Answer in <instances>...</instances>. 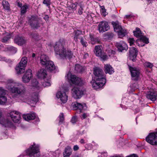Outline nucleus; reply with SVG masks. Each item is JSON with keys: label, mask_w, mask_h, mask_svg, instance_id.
Instances as JSON below:
<instances>
[{"label": "nucleus", "mask_w": 157, "mask_h": 157, "mask_svg": "<svg viewBox=\"0 0 157 157\" xmlns=\"http://www.w3.org/2000/svg\"><path fill=\"white\" fill-rule=\"evenodd\" d=\"M13 81L12 79L8 80V89L12 93H17L18 94V99L23 102L28 104H36L38 101L37 93H33L30 96L29 94L25 91L24 87L21 85L17 87L13 86Z\"/></svg>", "instance_id": "f257e3e1"}, {"label": "nucleus", "mask_w": 157, "mask_h": 157, "mask_svg": "<svg viewBox=\"0 0 157 157\" xmlns=\"http://www.w3.org/2000/svg\"><path fill=\"white\" fill-rule=\"evenodd\" d=\"M67 77L71 83L78 86L73 89V96L75 99L80 98L86 93V88L83 86L84 82L81 78L70 74H67Z\"/></svg>", "instance_id": "f03ea898"}, {"label": "nucleus", "mask_w": 157, "mask_h": 157, "mask_svg": "<svg viewBox=\"0 0 157 157\" xmlns=\"http://www.w3.org/2000/svg\"><path fill=\"white\" fill-rule=\"evenodd\" d=\"M67 44V40L64 39H60L55 44L54 51L56 54L59 55L61 59H71L73 54L72 52L66 50V46Z\"/></svg>", "instance_id": "7ed1b4c3"}, {"label": "nucleus", "mask_w": 157, "mask_h": 157, "mask_svg": "<svg viewBox=\"0 0 157 157\" xmlns=\"http://www.w3.org/2000/svg\"><path fill=\"white\" fill-rule=\"evenodd\" d=\"M93 73L95 75L94 79L90 81L93 88L97 90L102 87L106 82L105 75L102 69L99 67H95L93 69Z\"/></svg>", "instance_id": "20e7f679"}, {"label": "nucleus", "mask_w": 157, "mask_h": 157, "mask_svg": "<svg viewBox=\"0 0 157 157\" xmlns=\"http://www.w3.org/2000/svg\"><path fill=\"white\" fill-rule=\"evenodd\" d=\"M25 151L27 155L30 157H39L40 155L39 146L35 144L31 145Z\"/></svg>", "instance_id": "39448f33"}, {"label": "nucleus", "mask_w": 157, "mask_h": 157, "mask_svg": "<svg viewBox=\"0 0 157 157\" xmlns=\"http://www.w3.org/2000/svg\"><path fill=\"white\" fill-rule=\"evenodd\" d=\"M27 63V58L26 57H23L19 63L15 68L17 74H20L25 72Z\"/></svg>", "instance_id": "423d86ee"}, {"label": "nucleus", "mask_w": 157, "mask_h": 157, "mask_svg": "<svg viewBox=\"0 0 157 157\" xmlns=\"http://www.w3.org/2000/svg\"><path fill=\"white\" fill-rule=\"evenodd\" d=\"M112 24L114 31L118 33L119 36L121 37L124 36L126 30H125L122 28L117 21H113Z\"/></svg>", "instance_id": "0eeeda50"}, {"label": "nucleus", "mask_w": 157, "mask_h": 157, "mask_svg": "<svg viewBox=\"0 0 157 157\" xmlns=\"http://www.w3.org/2000/svg\"><path fill=\"white\" fill-rule=\"evenodd\" d=\"M132 79L135 81L138 80L140 72L139 68L128 65Z\"/></svg>", "instance_id": "6e6552de"}, {"label": "nucleus", "mask_w": 157, "mask_h": 157, "mask_svg": "<svg viewBox=\"0 0 157 157\" xmlns=\"http://www.w3.org/2000/svg\"><path fill=\"white\" fill-rule=\"evenodd\" d=\"M62 89L58 91L56 95V97L58 98H60L61 101L62 103H66L68 97L66 95V93L68 91V89L67 88H62Z\"/></svg>", "instance_id": "1a4fd4ad"}, {"label": "nucleus", "mask_w": 157, "mask_h": 157, "mask_svg": "<svg viewBox=\"0 0 157 157\" xmlns=\"http://www.w3.org/2000/svg\"><path fill=\"white\" fill-rule=\"evenodd\" d=\"M145 140L151 145H157V136L155 132L150 133L146 137Z\"/></svg>", "instance_id": "9d476101"}, {"label": "nucleus", "mask_w": 157, "mask_h": 157, "mask_svg": "<svg viewBox=\"0 0 157 157\" xmlns=\"http://www.w3.org/2000/svg\"><path fill=\"white\" fill-rule=\"evenodd\" d=\"M98 30L100 33L105 32L109 29V26L108 22L102 21L99 23L98 26Z\"/></svg>", "instance_id": "9b49d317"}, {"label": "nucleus", "mask_w": 157, "mask_h": 157, "mask_svg": "<svg viewBox=\"0 0 157 157\" xmlns=\"http://www.w3.org/2000/svg\"><path fill=\"white\" fill-rule=\"evenodd\" d=\"M9 115L12 120L15 123H18L21 118L20 113L17 111H11Z\"/></svg>", "instance_id": "f8f14e48"}, {"label": "nucleus", "mask_w": 157, "mask_h": 157, "mask_svg": "<svg viewBox=\"0 0 157 157\" xmlns=\"http://www.w3.org/2000/svg\"><path fill=\"white\" fill-rule=\"evenodd\" d=\"M6 91L2 87H0V104L4 105L7 101V98L5 95Z\"/></svg>", "instance_id": "ddd939ff"}, {"label": "nucleus", "mask_w": 157, "mask_h": 157, "mask_svg": "<svg viewBox=\"0 0 157 157\" xmlns=\"http://www.w3.org/2000/svg\"><path fill=\"white\" fill-rule=\"evenodd\" d=\"M138 51L136 48L132 47L130 48L129 59L133 62L136 60V57L137 55Z\"/></svg>", "instance_id": "4468645a"}, {"label": "nucleus", "mask_w": 157, "mask_h": 157, "mask_svg": "<svg viewBox=\"0 0 157 157\" xmlns=\"http://www.w3.org/2000/svg\"><path fill=\"white\" fill-rule=\"evenodd\" d=\"M147 98L152 101H155L157 100V93L152 90L148 92L146 95Z\"/></svg>", "instance_id": "2eb2a0df"}, {"label": "nucleus", "mask_w": 157, "mask_h": 157, "mask_svg": "<svg viewBox=\"0 0 157 157\" xmlns=\"http://www.w3.org/2000/svg\"><path fill=\"white\" fill-rule=\"evenodd\" d=\"M0 123L5 127H12L13 126V123L7 119L2 118L0 120Z\"/></svg>", "instance_id": "dca6fc26"}, {"label": "nucleus", "mask_w": 157, "mask_h": 157, "mask_svg": "<svg viewBox=\"0 0 157 157\" xmlns=\"http://www.w3.org/2000/svg\"><path fill=\"white\" fill-rule=\"evenodd\" d=\"M14 42L19 45H22L25 43V40L21 36L18 35L15 36L14 39Z\"/></svg>", "instance_id": "f3484780"}, {"label": "nucleus", "mask_w": 157, "mask_h": 157, "mask_svg": "<svg viewBox=\"0 0 157 157\" xmlns=\"http://www.w3.org/2000/svg\"><path fill=\"white\" fill-rule=\"evenodd\" d=\"M40 61V63L41 65L45 67L48 63H47L50 60L48 57L46 55L44 54L41 56Z\"/></svg>", "instance_id": "a211bd4d"}, {"label": "nucleus", "mask_w": 157, "mask_h": 157, "mask_svg": "<svg viewBox=\"0 0 157 157\" xmlns=\"http://www.w3.org/2000/svg\"><path fill=\"white\" fill-rule=\"evenodd\" d=\"M116 46L118 49V50L121 52L125 50L127 45L126 44L123 42H117L116 43Z\"/></svg>", "instance_id": "6ab92c4d"}, {"label": "nucleus", "mask_w": 157, "mask_h": 157, "mask_svg": "<svg viewBox=\"0 0 157 157\" xmlns=\"http://www.w3.org/2000/svg\"><path fill=\"white\" fill-rule=\"evenodd\" d=\"M104 71L106 74L108 73L110 75L112 74L114 71V69L109 64L105 65L104 66Z\"/></svg>", "instance_id": "aec40b11"}, {"label": "nucleus", "mask_w": 157, "mask_h": 157, "mask_svg": "<svg viewBox=\"0 0 157 157\" xmlns=\"http://www.w3.org/2000/svg\"><path fill=\"white\" fill-rule=\"evenodd\" d=\"M47 63L45 67L48 70L51 71L56 69V67L53 62L50 60Z\"/></svg>", "instance_id": "412c9836"}, {"label": "nucleus", "mask_w": 157, "mask_h": 157, "mask_svg": "<svg viewBox=\"0 0 157 157\" xmlns=\"http://www.w3.org/2000/svg\"><path fill=\"white\" fill-rule=\"evenodd\" d=\"M37 74L38 78L41 79H44L47 75L46 71L43 69L39 71Z\"/></svg>", "instance_id": "4be33fe9"}, {"label": "nucleus", "mask_w": 157, "mask_h": 157, "mask_svg": "<svg viewBox=\"0 0 157 157\" xmlns=\"http://www.w3.org/2000/svg\"><path fill=\"white\" fill-rule=\"evenodd\" d=\"M36 117V114L34 113L24 114L23 115V117L26 121H29L34 120Z\"/></svg>", "instance_id": "5701e85b"}, {"label": "nucleus", "mask_w": 157, "mask_h": 157, "mask_svg": "<svg viewBox=\"0 0 157 157\" xmlns=\"http://www.w3.org/2000/svg\"><path fill=\"white\" fill-rule=\"evenodd\" d=\"M134 36L138 38H140L144 35V33L141 32L140 29L136 28L135 31H133Z\"/></svg>", "instance_id": "b1692460"}, {"label": "nucleus", "mask_w": 157, "mask_h": 157, "mask_svg": "<svg viewBox=\"0 0 157 157\" xmlns=\"http://www.w3.org/2000/svg\"><path fill=\"white\" fill-rule=\"evenodd\" d=\"M72 151L71 147L69 146L67 147L63 153V157H70V156L71 154Z\"/></svg>", "instance_id": "393cba45"}, {"label": "nucleus", "mask_w": 157, "mask_h": 157, "mask_svg": "<svg viewBox=\"0 0 157 157\" xmlns=\"http://www.w3.org/2000/svg\"><path fill=\"white\" fill-rule=\"evenodd\" d=\"M78 3L75 2L73 3L71 2H67V5L70 10H75L76 9V7Z\"/></svg>", "instance_id": "a878e982"}, {"label": "nucleus", "mask_w": 157, "mask_h": 157, "mask_svg": "<svg viewBox=\"0 0 157 157\" xmlns=\"http://www.w3.org/2000/svg\"><path fill=\"white\" fill-rule=\"evenodd\" d=\"M73 35H74V40L76 41H78V39H81V38H82L81 36L82 35V32L80 30H77L74 32Z\"/></svg>", "instance_id": "bb28decb"}, {"label": "nucleus", "mask_w": 157, "mask_h": 157, "mask_svg": "<svg viewBox=\"0 0 157 157\" xmlns=\"http://www.w3.org/2000/svg\"><path fill=\"white\" fill-rule=\"evenodd\" d=\"M101 46H96L95 47V51H94L96 56H101V54L104 52H102V51L101 49Z\"/></svg>", "instance_id": "cd10ccee"}, {"label": "nucleus", "mask_w": 157, "mask_h": 157, "mask_svg": "<svg viewBox=\"0 0 157 157\" xmlns=\"http://www.w3.org/2000/svg\"><path fill=\"white\" fill-rule=\"evenodd\" d=\"M17 49L16 48L12 46H8L5 48V51L6 52H10L13 53H15L17 52Z\"/></svg>", "instance_id": "c85d7f7f"}, {"label": "nucleus", "mask_w": 157, "mask_h": 157, "mask_svg": "<svg viewBox=\"0 0 157 157\" xmlns=\"http://www.w3.org/2000/svg\"><path fill=\"white\" fill-rule=\"evenodd\" d=\"M90 37L91 44H93L99 43L100 40L97 37H94V36L91 34L90 35Z\"/></svg>", "instance_id": "c756f323"}, {"label": "nucleus", "mask_w": 157, "mask_h": 157, "mask_svg": "<svg viewBox=\"0 0 157 157\" xmlns=\"http://www.w3.org/2000/svg\"><path fill=\"white\" fill-rule=\"evenodd\" d=\"M2 4L4 9L9 11L10 9V5L7 1L3 0L2 2Z\"/></svg>", "instance_id": "7c9ffc66"}, {"label": "nucleus", "mask_w": 157, "mask_h": 157, "mask_svg": "<svg viewBox=\"0 0 157 157\" xmlns=\"http://www.w3.org/2000/svg\"><path fill=\"white\" fill-rule=\"evenodd\" d=\"M75 70L77 72L81 73L84 71V69L82 66L77 64L75 65Z\"/></svg>", "instance_id": "2f4dec72"}, {"label": "nucleus", "mask_w": 157, "mask_h": 157, "mask_svg": "<svg viewBox=\"0 0 157 157\" xmlns=\"http://www.w3.org/2000/svg\"><path fill=\"white\" fill-rule=\"evenodd\" d=\"M72 105L73 106L79 109L80 110H81L84 107V106H86L85 104H84V105H82V104L77 102H75L74 103L72 104Z\"/></svg>", "instance_id": "473e14b6"}, {"label": "nucleus", "mask_w": 157, "mask_h": 157, "mask_svg": "<svg viewBox=\"0 0 157 157\" xmlns=\"http://www.w3.org/2000/svg\"><path fill=\"white\" fill-rule=\"evenodd\" d=\"M138 41H142L145 44H147L149 43L148 39L144 36V35L141 37L140 38L138 39L136 41V43Z\"/></svg>", "instance_id": "72a5a7b5"}, {"label": "nucleus", "mask_w": 157, "mask_h": 157, "mask_svg": "<svg viewBox=\"0 0 157 157\" xmlns=\"http://www.w3.org/2000/svg\"><path fill=\"white\" fill-rule=\"evenodd\" d=\"M41 23L38 21L34 22H31L30 24V26L33 29H38L40 26Z\"/></svg>", "instance_id": "f704fd0d"}, {"label": "nucleus", "mask_w": 157, "mask_h": 157, "mask_svg": "<svg viewBox=\"0 0 157 157\" xmlns=\"http://www.w3.org/2000/svg\"><path fill=\"white\" fill-rule=\"evenodd\" d=\"M26 76H27L28 78H30V79L32 77V72L31 69H28L26 71L24 75V78L25 79V77H26Z\"/></svg>", "instance_id": "c9c22d12"}, {"label": "nucleus", "mask_w": 157, "mask_h": 157, "mask_svg": "<svg viewBox=\"0 0 157 157\" xmlns=\"http://www.w3.org/2000/svg\"><path fill=\"white\" fill-rule=\"evenodd\" d=\"M39 20V18L37 16H31L29 20L30 24L31 22H35L38 21Z\"/></svg>", "instance_id": "e433bc0d"}, {"label": "nucleus", "mask_w": 157, "mask_h": 157, "mask_svg": "<svg viewBox=\"0 0 157 157\" xmlns=\"http://www.w3.org/2000/svg\"><path fill=\"white\" fill-rule=\"evenodd\" d=\"M28 7L27 5H25L22 6L21 8V14L23 15L25 13L27 12V10Z\"/></svg>", "instance_id": "4c0bfd02"}, {"label": "nucleus", "mask_w": 157, "mask_h": 157, "mask_svg": "<svg viewBox=\"0 0 157 157\" xmlns=\"http://www.w3.org/2000/svg\"><path fill=\"white\" fill-rule=\"evenodd\" d=\"M10 38V35H7L6 36L2 38L1 41L4 43H6L8 40Z\"/></svg>", "instance_id": "58836bf2"}, {"label": "nucleus", "mask_w": 157, "mask_h": 157, "mask_svg": "<svg viewBox=\"0 0 157 157\" xmlns=\"http://www.w3.org/2000/svg\"><path fill=\"white\" fill-rule=\"evenodd\" d=\"M59 124H60L63 123L64 120L63 114L62 113H60L59 116Z\"/></svg>", "instance_id": "ea45409f"}, {"label": "nucleus", "mask_w": 157, "mask_h": 157, "mask_svg": "<svg viewBox=\"0 0 157 157\" xmlns=\"http://www.w3.org/2000/svg\"><path fill=\"white\" fill-rule=\"evenodd\" d=\"M135 42V40L134 38H129L128 39V42L129 43V45L132 46L134 45Z\"/></svg>", "instance_id": "a19ab883"}, {"label": "nucleus", "mask_w": 157, "mask_h": 157, "mask_svg": "<svg viewBox=\"0 0 157 157\" xmlns=\"http://www.w3.org/2000/svg\"><path fill=\"white\" fill-rule=\"evenodd\" d=\"M43 3L47 6L49 7L51 4V0H44Z\"/></svg>", "instance_id": "79ce46f5"}, {"label": "nucleus", "mask_w": 157, "mask_h": 157, "mask_svg": "<svg viewBox=\"0 0 157 157\" xmlns=\"http://www.w3.org/2000/svg\"><path fill=\"white\" fill-rule=\"evenodd\" d=\"M99 57L103 60H105L107 59V55L104 52H103V53L101 54V56H100Z\"/></svg>", "instance_id": "37998d69"}, {"label": "nucleus", "mask_w": 157, "mask_h": 157, "mask_svg": "<svg viewBox=\"0 0 157 157\" xmlns=\"http://www.w3.org/2000/svg\"><path fill=\"white\" fill-rule=\"evenodd\" d=\"M107 51L109 55V56L112 55H114L116 53L115 51L113 50H112L111 49L108 50Z\"/></svg>", "instance_id": "c03bdc74"}, {"label": "nucleus", "mask_w": 157, "mask_h": 157, "mask_svg": "<svg viewBox=\"0 0 157 157\" xmlns=\"http://www.w3.org/2000/svg\"><path fill=\"white\" fill-rule=\"evenodd\" d=\"M80 42L84 47H86L87 45V42L85 41L82 38H81Z\"/></svg>", "instance_id": "a18cd8bd"}, {"label": "nucleus", "mask_w": 157, "mask_h": 157, "mask_svg": "<svg viewBox=\"0 0 157 157\" xmlns=\"http://www.w3.org/2000/svg\"><path fill=\"white\" fill-rule=\"evenodd\" d=\"M77 121V118L76 117L74 116L72 117L71 122L73 124H75Z\"/></svg>", "instance_id": "49530a36"}, {"label": "nucleus", "mask_w": 157, "mask_h": 157, "mask_svg": "<svg viewBox=\"0 0 157 157\" xmlns=\"http://www.w3.org/2000/svg\"><path fill=\"white\" fill-rule=\"evenodd\" d=\"M144 65L145 67L150 68H152L153 66L152 63L148 62H145L144 63Z\"/></svg>", "instance_id": "de8ad7c7"}, {"label": "nucleus", "mask_w": 157, "mask_h": 157, "mask_svg": "<svg viewBox=\"0 0 157 157\" xmlns=\"http://www.w3.org/2000/svg\"><path fill=\"white\" fill-rule=\"evenodd\" d=\"M39 83L36 79H34L32 83V85L34 87H37L38 86Z\"/></svg>", "instance_id": "09e8293b"}, {"label": "nucleus", "mask_w": 157, "mask_h": 157, "mask_svg": "<svg viewBox=\"0 0 157 157\" xmlns=\"http://www.w3.org/2000/svg\"><path fill=\"white\" fill-rule=\"evenodd\" d=\"M32 37L35 40H38L39 38V35L37 33L32 34Z\"/></svg>", "instance_id": "8fccbe9b"}, {"label": "nucleus", "mask_w": 157, "mask_h": 157, "mask_svg": "<svg viewBox=\"0 0 157 157\" xmlns=\"http://www.w3.org/2000/svg\"><path fill=\"white\" fill-rule=\"evenodd\" d=\"M101 9L103 15L104 16H105L106 15L105 13H106V10L105 9V7L103 6H101Z\"/></svg>", "instance_id": "3c124183"}, {"label": "nucleus", "mask_w": 157, "mask_h": 157, "mask_svg": "<svg viewBox=\"0 0 157 157\" xmlns=\"http://www.w3.org/2000/svg\"><path fill=\"white\" fill-rule=\"evenodd\" d=\"M44 86H48L51 85L50 83L49 82H45L43 84Z\"/></svg>", "instance_id": "603ef678"}, {"label": "nucleus", "mask_w": 157, "mask_h": 157, "mask_svg": "<svg viewBox=\"0 0 157 157\" xmlns=\"http://www.w3.org/2000/svg\"><path fill=\"white\" fill-rule=\"evenodd\" d=\"M25 79H24V76H23L22 77V79H23V81L24 82H27L29 81V80H30V78H27V76H26V77H25Z\"/></svg>", "instance_id": "864d4df0"}, {"label": "nucleus", "mask_w": 157, "mask_h": 157, "mask_svg": "<svg viewBox=\"0 0 157 157\" xmlns=\"http://www.w3.org/2000/svg\"><path fill=\"white\" fill-rule=\"evenodd\" d=\"M83 9L82 7L80 6L78 11V13L80 15L82 14L83 13Z\"/></svg>", "instance_id": "5fc2aeb1"}, {"label": "nucleus", "mask_w": 157, "mask_h": 157, "mask_svg": "<svg viewBox=\"0 0 157 157\" xmlns=\"http://www.w3.org/2000/svg\"><path fill=\"white\" fill-rule=\"evenodd\" d=\"M79 147L77 145H75L74 146L73 150L75 151H76L78 150L79 149Z\"/></svg>", "instance_id": "6e6d98bb"}, {"label": "nucleus", "mask_w": 157, "mask_h": 157, "mask_svg": "<svg viewBox=\"0 0 157 157\" xmlns=\"http://www.w3.org/2000/svg\"><path fill=\"white\" fill-rule=\"evenodd\" d=\"M49 16L48 15H46L44 17V19L46 21H48L49 20Z\"/></svg>", "instance_id": "4d7b16f0"}, {"label": "nucleus", "mask_w": 157, "mask_h": 157, "mask_svg": "<svg viewBox=\"0 0 157 157\" xmlns=\"http://www.w3.org/2000/svg\"><path fill=\"white\" fill-rule=\"evenodd\" d=\"M128 157H138V156L137 155L135 154H132L129 155H128Z\"/></svg>", "instance_id": "13d9d810"}, {"label": "nucleus", "mask_w": 157, "mask_h": 157, "mask_svg": "<svg viewBox=\"0 0 157 157\" xmlns=\"http://www.w3.org/2000/svg\"><path fill=\"white\" fill-rule=\"evenodd\" d=\"M17 6L18 7L21 8V7L22 6V3L19 2H17Z\"/></svg>", "instance_id": "bf43d9fd"}, {"label": "nucleus", "mask_w": 157, "mask_h": 157, "mask_svg": "<svg viewBox=\"0 0 157 157\" xmlns=\"http://www.w3.org/2000/svg\"><path fill=\"white\" fill-rule=\"evenodd\" d=\"M87 117L85 113H83L82 115V118L83 119H85Z\"/></svg>", "instance_id": "052dcab7"}, {"label": "nucleus", "mask_w": 157, "mask_h": 157, "mask_svg": "<svg viewBox=\"0 0 157 157\" xmlns=\"http://www.w3.org/2000/svg\"><path fill=\"white\" fill-rule=\"evenodd\" d=\"M80 142L82 144H85V142H84V140L83 139H82L81 140Z\"/></svg>", "instance_id": "680f3d73"}, {"label": "nucleus", "mask_w": 157, "mask_h": 157, "mask_svg": "<svg viewBox=\"0 0 157 157\" xmlns=\"http://www.w3.org/2000/svg\"><path fill=\"white\" fill-rule=\"evenodd\" d=\"M35 54L34 53H33L32 55V57H35Z\"/></svg>", "instance_id": "e2e57ef3"}, {"label": "nucleus", "mask_w": 157, "mask_h": 157, "mask_svg": "<svg viewBox=\"0 0 157 157\" xmlns=\"http://www.w3.org/2000/svg\"><path fill=\"white\" fill-rule=\"evenodd\" d=\"M88 56V54H86L85 55V56H84V57H85V56Z\"/></svg>", "instance_id": "0e129e2a"}, {"label": "nucleus", "mask_w": 157, "mask_h": 157, "mask_svg": "<svg viewBox=\"0 0 157 157\" xmlns=\"http://www.w3.org/2000/svg\"><path fill=\"white\" fill-rule=\"evenodd\" d=\"M136 85V84H135V83H134L133 84H132V85H131V86H130L131 87H132L133 86H134V85Z\"/></svg>", "instance_id": "69168bd1"}, {"label": "nucleus", "mask_w": 157, "mask_h": 157, "mask_svg": "<svg viewBox=\"0 0 157 157\" xmlns=\"http://www.w3.org/2000/svg\"><path fill=\"white\" fill-rule=\"evenodd\" d=\"M109 35H110L111 36H112V37H113V35L112 33H111L110 34L108 35V36H109Z\"/></svg>", "instance_id": "338daca9"}, {"label": "nucleus", "mask_w": 157, "mask_h": 157, "mask_svg": "<svg viewBox=\"0 0 157 157\" xmlns=\"http://www.w3.org/2000/svg\"><path fill=\"white\" fill-rule=\"evenodd\" d=\"M128 19L129 18H130V17H132V16H131V15H128Z\"/></svg>", "instance_id": "774afa93"}]
</instances>
